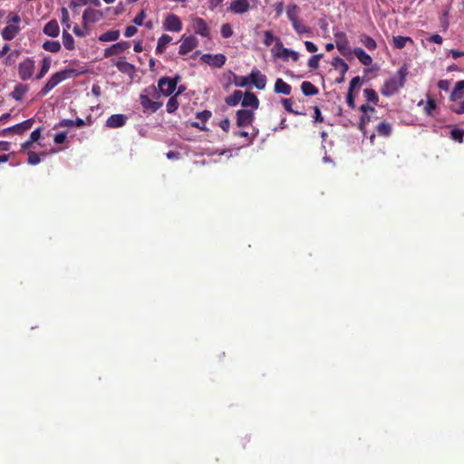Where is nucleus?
I'll return each mask as SVG.
<instances>
[{
    "mask_svg": "<svg viewBox=\"0 0 464 464\" xmlns=\"http://www.w3.org/2000/svg\"><path fill=\"white\" fill-rule=\"evenodd\" d=\"M220 33L224 38H229L233 35V29L230 24H224L221 25Z\"/></svg>",
    "mask_w": 464,
    "mask_h": 464,
    "instance_id": "8fccbe9b",
    "label": "nucleus"
},
{
    "mask_svg": "<svg viewBox=\"0 0 464 464\" xmlns=\"http://www.w3.org/2000/svg\"><path fill=\"white\" fill-rule=\"evenodd\" d=\"M241 104L243 107H251L253 110H256L259 106V100L255 93L246 92L243 95Z\"/></svg>",
    "mask_w": 464,
    "mask_h": 464,
    "instance_id": "aec40b11",
    "label": "nucleus"
},
{
    "mask_svg": "<svg viewBox=\"0 0 464 464\" xmlns=\"http://www.w3.org/2000/svg\"><path fill=\"white\" fill-rule=\"evenodd\" d=\"M34 122V119L31 118L26 121H24L18 124H15L12 127L8 128V130H11L12 133L14 134H23L24 131L30 130Z\"/></svg>",
    "mask_w": 464,
    "mask_h": 464,
    "instance_id": "412c9836",
    "label": "nucleus"
},
{
    "mask_svg": "<svg viewBox=\"0 0 464 464\" xmlns=\"http://www.w3.org/2000/svg\"><path fill=\"white\" fill-rule=\"evenodd\" d=\"M63 44L65 49L67 50H73L74 47V39L73 37L68 33L66 29L63 31Z\"/></svg>",
    "mask_w": 464,
    "mask_h": 464,
    "instance_id": "58836bf2",
    "label": "nucleus"
},
{
    "mask_svg": "<svg viewBox=\"0 0 464 464\" xmlns=\"http://www.w3.org/2000/svg\"><path fill=\"white\" fill-rule=\"evenodd\" d=\"M66 140L65 132H59L54 135L53 140L56 144H63Z\"/></svg>",
    "mask_w": 464,
    "mask_h": 464,
    "instance_id": "e2e57ef3",
    "label": "nucleus"
},
{
    "mask_svg": "<svg viewBox=\"0 0 464 464\" xmlns=\"http://www.w3.org/2000/svg\"><path fill=\"white\" fill-rule=\"evenodd\" d=\"M464 97V80L458 81L450 93V99L457 102Z\"/></svg>",
    "mask_w": 464,
    "mask_h": 464,
    "instance_id": "b1692460",
    "label": "nucleus"
},
{
    "mask_svg": "<svg viewBox=\"0 0 464 464\" xmlns=\"http://www.w3.org/2000/svg\"><path fill=\"white\" fill-rule=\"evenodd\" d=\"M243 99V93L241 91H235L230 96H227L225 100L226 103L229 106L237 105Z\"/></svg>",
    "mask_w": 464,
    "mask_h": 464,
    "instance_id": "c9c22d12",
    "label": "nucleus"
},
{
    "mask_svg": "<svg viewBox=\"0 0 464 464\" xmlns=\"http://www.w3.org/2000/svg\"><path fill=\"white\" fill-rule=\"evenodd\" d=\"M332 65L339 70L340 76L336 78L335 82L341 84L345 81V73L349 70L348 64L340 57L334 58Z\"/></svg>",
    "mask_w": 464,
    "mask_h": 464,
    "instance_id": "2eb2a0df",
    "label": "nucleus"
},
{
    "mask_svg": "<svg viewBox=\"0 0 464 464\" xmlns=\"http://www.w3.org/2000/svg\"><path fill=\"white\" fill-rule=\"evenodd\" d=\"M51 68V59L49 57L44 58L42 61V66L40 69V72L36 74L35 79L40 80L42 79L50 70Z\"/></svg>",
    "mask_w": 464,
    "mask_h": 464,
    "instance_id": "a19ab883",
    "label": "nucleus"
},
{
    "mask_svg": "<svg viewBox=\"0 0 464 464\" xmlns=\"http://www.w3.org/2000/svg\"><path fill=\"white\" fill-rule=\"evenodd\" d=\"M353 54L363 65L369 66L372 63V57L368 53H366V52L361 47L354 48Z\"/></svg>",
    "mask_w": 464,
    "mask_h": 464,
    "instance_id": "a878e982",
    "label": "nucleus"
},
{
    "mask_svg": "<svg viewBox=\"0 0 464 464\" xmlns=\"http://www.w3.org/2000/svg\"><path fill=\"white\" fill-rule=\"evenodd\" d=\"M463 136H464V132L461 130L454 129L450 131V137L456 141L462 142Z\"/></svg>",
    "mask_w": 464,
    "mask_h": 464,
    "instance_id": "864d4df0",
    "label": "nucleus"
},
{
    "mask_svg": "<svg viewBox=\"0 0 464 464\" xmlns=\"http://www.w3.org/2000/svg\"><path fill=\"white\" fill-rule=\"evenodd\" d=\"M250 8L248 0H235L232 1L229 6V10L234 14H244L246 13Z\"/></svg>",
    "mask_w": 464,
    "mask_h": 464,
    "instance_id": "f3484780",
    "label": "nucleus"
},
{
    "mask_svg": "<svg viewBox=\"0 0 464 464\" xmlns=\"http://www.w3.org/2000/svg\"><path fill=\"white\" fill-rule=\"evenodd\" d=\"M363 95L367 101V103L372 102L375 105L379 102V96L377 92L372 88H366L363 90Z\"/></svg>",
    "mask_w": 464,
    "mask_h": 464,
    "instance_id": "e433bc0d",
    "label": "nucleus"
},
{
    "mask_svg": "<svg viewBox=\"0 0 464 464\" xmlns=\"http://www.w3.org/2000/svg\"><path fill=\"white\" fill-rule=\"evenodd\" d=\"M298 13L299 7L296 5H290L287 6L286 14L290 22L299 19Z\"/></svg>",
    "mask_w": 464,
    "mask_h": 464,
    "instance_id": "c03bdc74",
    "label": "nucleus"
},
{
    "mask_svg": "<svg viewBox=\"0 0 464 464\" xmlns=\"http://www.w3.org/2000/svg\"><path fill=\"white\" fill-rule=\"evenodd\" d=\"M360 82H361V78L359 76L353 77L350 82L348 92H353V90L355 89L356 86H358L360 84Z\"/></svg>",
    "mask_w": 464,
    "mask_h": 464,
    "instance_id": "052dcab7",
    "label": "nucleus"
},
{
    "mask_svg": "<svg viewBox=\"0 0 464 464\" xmlns=\"http://www.w3.org/2000/svg\"><path fill=\"white\" fill-rule=\"evenodd\" d=\"M392 131V125L388 121H381L376 126V132L379 136L389 137Z\"/></svg>",
    "mask_w": 464,
    "mask_h": 464,
    "instance_id": "c85d7f7f",
    "label": "nucleus"
},
{
    "mask_svg": "<svg viewBox=\"0 0 464 464\" xmlns=\"http://www.w3.org/2000/svg\"><path fill=\"white\" fill-rule=\"evenodd\" d=\"M41 133L42 128H37L31 132L29 139L31 140V141L35 142L40 139Z\"/></svg>",
    "mask_w": 464,
    "mask_h": 464,
    "instance_id": "bf43d9fd",
    "label": "nucleus"
},
{
    "mask_svg": "<svg viewBox=\"0 0 464 464\" xmlns=\"http://www.w3.org/2000/svg\"><path fill=\"white\" fill-rule=\"evenodd\" d=\"M127 117L123 114H113L106 121V127L120 128L126 124Z\"/></svg>",
    "mask_w": 464,
    "mask_h": 464,
    "instance_id": "6ab92c4d",
    "label": "nucleus"
},
{
    "mask_svg": "<svg viewBox=\"0 0 464 464\" xmlns=\"http://www.w3.org/2000/svg\"><path fill=\"white\" fill-rule=\"evenodd\" d=\"M450 109L452 112L456 113V114H462L464 113V100L458 102V103H455V104H452L450 106Z\"/></svg>",
    "mask_w": 464,
    "mask_h": 464,
    "instance_id": "603ef678",
    "label": "nucleus"
},
{
    "mask_svg": "<svg viewBox=\"0 0 464 464\" xmlns=\"http://www.w3.org/2000/svg\"><path fill=\"white\" fill-rule=\"evenodd\" d=\"M146 17V12L145 10H141L135 17L134 19L132 20V22L136 24V25H142L143 24V21Z\"/></svg>",
    "mask_w": 464,
    "mask_h": 464,
    "instance_id": "4d7b16f0",
    "label": "nucleus"
},
{
    "mask_svg": "<svg viewBox=\"0 0 464 464\" xmlns=\"http://www.w3.org/2000/svg\"><path fill=\"white\" fill-rule=\"evenodd\" d=\"M291 24L293 28L298 34H310L312 33L311 29L307 27L300 19L295 20L291 22Z\"/></svg>",
    "mask_w": 464,
    "mask_h": 464,
    "instance_id": "473e14b6",
    "label": "nucleus"
},
{
    "mask_svg": "<svg viewBox=\"0 0 464 464\" xmlns=\"http://www.w3.org/2000/svg\"><path fill=\"white\" fill-rule=\"evenodd\" d=\"M334 36L335 40L336 48L341 53V54L344 56L348 53H350L349 41L346 34L344 32L339 31L334 33Z\"/></svg>",
    "mask_w": 464,
    "mask_h": 464,
    "instance_id": "9b49d317",
    "label": "nucleus"
},
{
    "mask_svg": "<svg viewBox=\"0 0 464 464\" xmlns=\"http://www.w3.org/2000/svg\"><path fill=\"white\" fill-rule=\"evenodd\" d=\"M27 155H28V160L27 161H28V163L30 165H36V164H38L41 161L40 154H37L34 151L29 150L27 152Z\"/></svg>",
    "mask_w": 464,
    "mask_h": 464,
    "instance_id": "09e8293b",
    "label": "nucleus"
},
{
    "mask_svg": "<svg viewBox=\"0 0 464 464\" xmlns=\"http://www.w3.org/2000/svg\"><path fill=\"white\" fill-rule=\"evenodd\" d=\"M274 41H276L277 44L282 46V43L280 42V39L276 38L274 35V34L272 33V31H269V30L266 31L264 34V44L266 46H270Z\"/></svg>",
    "mask_w": 464,
    "mask_h": 464,
    "instance_id": "a18cd8bd",
    "label": "nucleus"
},
{
    "mask_svg": "<svg viewBox=\"0 0 464 464\" xmlns=\"http://www.w3.org/2000/svg\"><path fill=\"white\" fill-rule=\"evenodd\" d=\"M44 33L50 37H57L60 33L58 22L54 19L49 21L44 27Z\"/></svg>",
    "mask_w": 464,
    "mask_h": 464,
    "instance_id": "393cba45",
    "label": "nucleus"
},
{
    "mask_svg": "<svg viewBox=\"0 0 464 464\" xmlns=\"http://www.w3.org/2000/svg\"><path fill=\"white\" fill-rule=\"evenodd\" d=\"M314 121L323 122L324 118L321 114L320 108L318 106H314Z\"/></svg>",
    "mask_w": 464,
    "mask_h": 464,
    "instance_id": "69168bd1",
    "label": "nucleus"
},
{
    "mask_svg": "<svg viewBox=\"0 0 464 464\" xmlns=\"http://www.w3.org/2000/svg\"><path fill=\"white\" fill-rule=\"evenodd\" d=\"M450 82L448 80H440L438 82L439 89L442 91H448L450 88Z\"/></svg>",
    "mask_w": 464,
    "mask_h": 464,
    "instance_id": "774afa93",
    "label": "nucleus"
},
{
    "mask_svg": "<svg viewBox=\"0 0 464 464\" xmlns=\"http://www.w3.org/2000/svg\"><path fill=\"white\" fill-rule=\"evenodd\" d=\"M192 29L196 34L202 37H210V29L203 18L194 17L192 19Z\"/></svg>",
    "mask_w": 464,
    "mask_h": 464,
    "instance_id": "9d476101",
    "label": "nucleus"
},
{
    "mask_svg": "<svg viewBox=\"0 0 464 464\" xmlns=\"http://www.w3.org/2000/svg\"><path fill=\"white\" fill-rule=\"evenodd\" d=\"M43 48L50 53H58L61 50V44L58 41H46Z\"/></svg>",
    "mask_w": 464,
    "mask_h": 464,
    "instance_id": "79ce46f5",
    "label": "nucleus"
},
{
    "mask_svg": "<svg viewBox=\"0 0 464 464\" xmlns=\"http://www.w3.org/2000/svg\"><path fill=\"white\" fill-rule=\"evenodd\" d=\"M437 104L434 100L429 99L424 108V111L427 115H431L432 111L436 109Z\"/></svg>",
    "mask_w": 464,
    "mask_h": 464,
    "instance_id": "6e6d98bb",
    "label": "nucleus"
},
{
    "mask_svg": "<svg viewBox=\"0 0 464 464\" xmlns=\"http://www.w3.org/2000/svg\"><path fill=\"white\" fill-rule=\"evenodd\" d=\"M56 127H74V121L73 120H68L64 119L62 120Z\"/></svg>",
    "mask_w": 464,
    "mask_h": 464,
    "instance_id": "0e129e2a",
    "label": "nucleus"
},
{
    "mask_svg": "<svg viewBox=\"0 0 464 464\" xmlns=\"http://www.w3.org/2000/svg\"><path fill=\"white\" fill-rule=\"evenodd\" d=\"M428 41L438 44H441L442 37L438 34H434L428 38Z\"/></svg>",
    "mask_w": 464,
    "mask_h": 464,
    "instance_id": "338daca9",
    "label": "nucleus"
},
{
    "mask_svg": "<svg viewBox=\"0 0 464 464\" xmlns=\"http://www.w3.org/2000/svg\"><path fill=\"white\" fill-rule=\"evenodd\" d=\"M83 72V71L80 72L73 68H68L53 73L47 81L45 85L39 92V95L42 97L47 95L54 87H56L63 81L68 78H74L80 76Z\"/></svg>",
    "mask_w": 464,
    "mask_h": 464,
    "instance_id": "f03ea898",
    "label": "nucleus"
},
{
    "mask_svg": "<svg viewBox=\"0 0 464 464\" xmlns=\"http://www.w3.org/2000/svg\"><path fill=\"white\" fill-rule=\"evenodd\" d=\"M180 77L177 75L175 78H169V77H161L158 82V87L160 92L164 96H169L173 93V92L177 88V84L179 81Z\"/></svg>",
    "mask_w": 464,
    "mask_h": 464,
    "instance_id": "20e7f679",
    "label": "nucleus"
},
{
    "mask_svg": "<svg viewBox=\"0 0 464 464\" xmlns=\"http://www.w3.org/2000/svg\"><path fill=\"white\" fill-rule=\"evenodd\" d=\"M281 102H282V104H283V106H284L285 110L287 112L292 113V114H294V115H300V114H301V112H299V111H295V110L293 109V101H292V99H286V98H285V99H282Z\"/></svg>",
    "mask_w": 464,
    "mask_h": 464,
    "instance_id": "49530a36",
    "label": "nucleus"
},
{
    "mask_svg": "<svg viewBox=\"0 0 464 464\" xmlns=\"http://www.w3.org/2000/svg\"><path fill=\"white\" fill-rule=\"evenodd\" d=\"M130 47V42H127V41L118 42V43L112 44L111 46H110L109 48L105 49L104 56L107 58V57H111L113 55H118V54L125 52L126 50H128Z\"/></svg>",
    "mask_w": 464,
    "mask_h": 464,
    "instance_id": "4468645a",
    "label": "nucleus"
},
{
    "mask_svg": "<svg viewBox=\"0 0 464 464\" xmlns=\"http://www.w3.org/2000/svg\"><path fill=\"white\" fill-rule=\"evenodd\" d=\"M120 37L119 30H110L99 36L101 42H112L118 40Z\"/></svg>",
    "mask_w": 464,
    "mask_h": 464,
    "instance_id": "72a5a7b5",
    "label": "nucleus"
},
{
    "mask_svg": "<svg viewBox=\"0 0 464 464\" xmlns=\"http://www.w3.org/2000/svg\"><path fill=\"white\" fill-rule=\"evenodd\" d=\"M276 56L284 59L285 61L292 59L294 62H296L299 59V54L297 52L285 47H282L281 52L277 53Z\"/></svg>",
    "mask_w": 464,
    "mask_h": 464,
    "instance_id": "7c9ffc66",
    "label": "nucleus"
},
{
    "mask_svg": "<svg viewBox=\"0 0 464 464\" xmlns=\"http://www.w3.org/2000/svg\"><path fill=\"white\" fill-rule=\"evenodd\" d=\"M235 136L246 138L247 144H251L255 138L258 135V130L253 128V132L249 133L246 130H238L234 133Z\"/></svg>",
    "mask_w": 464,
    "mask_h": 464,
    "instance_id": "4c0bfd02",
    "label": "nucleus"
},
{
    "mask_svg": "<svg viewBox=\"0 0 464 464\" xmlns=\"http://www.w3.org/2000/svg\"><path fill=\"white\" fill-rule=\"evenodd\" d=\"M408 42H412L411 38L408 37V36L398 35V36H393V38H392L393 46L396 49L404 48Z\"/></svg>",
    "mask_w": 464,
    "mask_h": 464,
    "instance_id": "ea45409f",
    "label": "nucleus"
},
{
    "mask_svg": "<svg viewBox=\"0 0 464 464\" xmlns=\"http://www.w3.org/2000/svg\"><path fill=\"white\" fill-rule=\"evenodd\" d=\"M249 82H250L249 76L248 77L247 76H240V77L235 76V85H237L238 87H245Z\"/></svg>",
    "mask_w": 464,
    "mask_h": 464,
    "instance_id": "5fc2aeb1",
    "label": "nucleus"
},
{
    "mask_svg": "<svg viewBox=\"0 0 464 464\" xmlns=\"http://www.w3.org/2000/svg\"><path fill=\"white\" fill-rule=\"evenodd\" d=\"M115 66L117 69L127 75L131 76L135 72V67L131 63L126 61L125 57H121L116 63Z\"/></svg>",
    "mask_w": 464,
    "mask_h": 464,
    "instance_id": "4be33fe9",
    "label": "nucleus"
},
{
    "mask_svg": "<svg viewBox=\"0 0 464 464\" xmlns=\"http://www.w3.org/2000/svg\"><path fill=\"white\" fill-rule=\"evenodd\" d=\"M181 40H182V43L179 45V53L180 55H185V54L188 53L194 48H196V46L198 44V39L194 35H188V36L183 35Z\"/></svg>",
    "mask_w": 464,
    "mask_h": 464,
    "instance_id": "f8f14e48",
    "label": "nucleus"
},
{
    "mask_svg": "<svg viewBox=\"0 0 464 464\" xmlns=\"http://www.w3.org/2000/svg\"><path fill=\"white\" fill-rule=\"evenodd\" d=\"M179 103L178 102L177 94L171 96L166 105V110L169 113H173L178 110Z\"/></svg>",
    "mask_w": 464,
    "mask_h": 464,
    "instance_id": "37998d69",
    "label": "nucleus"
},
{
    "mask_svg": "<svg viewBox=\"0 0 464 464\" xmlns=\"http://www.w3.org/2000/svg\"><path fill=\"white\" fill-rule=\"evenodd\" d=\"M359 110L361 111L362 115L360 117L358 128L363 134H365L366 126L372 121V115L376 112V110L368 103L361 105Z\"/></svg>",
    "mask_w": 464,
    "mask_h": 464,
    "instance_id": "39448f33",
    "label": "nucleus"
},
{
    "mask_svg": "<svg viewBox=\"0 0 464 464\" xmlns=\"http://www.w3.org/2000/svg\"><path fill=\"white\" fill-rule=\"evenodd\" d=\"M20 32V27L16 24H9L2 30V36L6 41L13 40Z\"/></svg>",
    "mask_w": 464,
    "mask_h": 464,
    "instance_id": "bb28decb",
    "label": "nucleus"
},
{
    "mask_svg": "<svg viewBox=\"0 0 464 464\" xmlns=\"http://www.w3.org/2000/svg\"><path fill=\"white\" fill-rule=\"evenodd\" d=\"M34 62L31 58H26L19 63L18 74L23 81H26L32 77L34 72Z\"/></svg>",
    "mask_w": 464,
    "mask_h": 464,
    "instance_id": "0eeeda50",
    "label": "nucleus"
},
{
    "mask_svg": "<svg viewBox=\"0 0 464 464\" xmlns=\"http://www.w3.org/2000/svg\"><path fill=\"white\" fill-rule=\"evenodd\" d=\"M360 42L369 50L373 51L377 48V44L375 40L367 35V34H361L360 35Z\"/></svg>",
    "mask_w": 464,
    "mask_h": 464,
    "instance_id": "f704fd0d",
    "label": "nucleus"
},
{
    "mask_svg": "<svg viewBox=\"0 0 464 464\" xmlns=\"http://www.w3.org/2000/svg\"><path fill=\"white\" fill-rule=\"evenodd\" d=\"M323 57V54H314L308 60V67L312 70H316L319 67V61Z\"/></svg>",
    "mask_w": 464,
    "mask_h": 464,
    "instance_id": "de8ad7c7",
    "label": "nucleus"
},
{
    "mask_svg": "<svg viewBox=\"0 0 464 464\" xmlns=\"http://www.w3.org/2000/svg\"><path fill=\"white\" fill-rule=\"evenodd\" d=\"M144 92H146L147 94L141 93L140 96V101L143 108V111L145 113L156 112L162 106V103L159 102H154L149 98L150 94L157 93L155 86H150L145 89Z\"/></svg>",
    "mask_w": 464,
    "mask_h": 464,
    "instance_id": "7ed1b4c3",
    "label": "nucleus"
},
{
    "mask_svg": "<svg viewBox=\"0 0 464 464\" xmlns=\"http://www.w3.org/2000/svg\"><path fill=\"white\" fill-rule=\"evenodd\" d=\"M28 90V85L18 83L14 86L13 92L10 93V96L15 101H22Z\"/></svg>",
    "mask_w": 464,
    "mask_h": 464,
    "instance_id": "cd10ccee",
    "label": "nucleus"
},
{
    "mask_svg": "<svg viewBox=\"0 0 464 464\" xmlns=\"http://www.w3.org/2000/svg\"><path fill=\"white\" fill-rule=\"evenodd\" d=\"M103 18V13L101 10L87 8L82 14L83 24H94Z\"/></svg>",
    "mask_w": 464,
    "mask_h": 464,
    "instance_id": "dca6fc26",
    "label": "nucleus"
},
{
    "mask_svg": "<svg viewBox=\"0 0 464 464\" xmlns=\"http://www.w3.org/2000/svg\"><path fill=\"white\" fill-rule=\"evenodd\" d=\"M61 13H62L61 22L65 24V26H66L65 29L68 30L70 28L69 12H68L67 8L62 7Z\"/></svg>",
    "mask_w": 464,
    "mask_h": 464,
    "instance_id": "3c124183",
    "label": "nucleus"
},
{
    "mask_svg": "<svg viewBox=\"0 0 464 464\" xmlns=\"http://www.w3.org/2000/svg\"><path fill=\"white\" fill-rule=\"evenodd\" d=\"M301 91L305 96H313L318 93V89L310 82H303L301 84Z\"/></svg>",
    "mask_w": 464,
    "mask_h": 464,
    "instance_id": "2f4dec72",
    "label": "nucleus"
},
{
    "mask_svg": "<svg viewBox=\"0 0 464 464\" xmlns=\"http://www.w3.org/2000/svg\"><path fill=\"white\" fill-rule=\"evenodd\" d=\"M211 111L208 110L198 112L196 118L199 120L200 122H192L191 125L200 130H206V122L211 118Z\"/></svg>",
    "mask_w": 464,
    "mask_h": 464,
    "instance_id": "a211bd4d",
    "label": "nucleus"
},
{
    "mask_svg": "<svg viewBox=\"0 0 464 464\" xmlns=\"http://www.w3.org/2000/svg\"><path fill=\"white\" fill-rule=\"evenodd\" d=\"M250 82L255 85L258 90H264L266 85V76L263 74L258 69L254 68L250 74Z\"/></svg>",
    "mask_w": 464,
    "mask_h": 464,
    "instance_id": "ddd939ff",
    "label": "nucleus"
},
{
    "mask_svg": "<svg viewBox=\"0 0 464 464\" xmlns=\"http://www.w3.org/2000/svg\"><path fill=\"white\" fill-rule=\"evenodd\" d=\"M255 119V113L251 110L241 109L236 112L237 125L244 128L251 125Z\"/></svg>",
    "mask_w": 464,
    "mask_h": 464,
    "instance_id": "423d86ee",
    "label": "nucleus"
},
{
    "mask_svg": "<svg viewBox=\"0 0 464 464\" xmlns=\"http://www.w3.org/2000/svg\"><path fill=\"white\" fill-rule=\"evenodd\" d=\"M137 31L138 30H137L136 26L129 25L125 29L124 35H125V37L130 38V37L133 36L137 33Z\"/></svg>",
    "mask_w": 464,
    "mask_h": 464,
    "instance_id": "680f3d73",
    "label": "nucleus"
},
{
    "mask_svg": "<svg viewBox=\"0 0 464 464\" xmlns=\"http://www.w3.org/2000/svg\"><path fill=\"white\" fill-rule=\"evenodd\" d=\"M172 41V37L169 34H162L157 43L156 53H163L166 50L167 45Z\"/></svg>",
    "mask_w": 464,
    "mask_h": 464,
    "instance_id": "c756f323",
    "label": "nucleus"
},
{
    "mask_svg": "<svg viewBox=\"0 0 464 464\" xmlns=\"http://www.w3.org/2000/svg\"><path fill=\"white\" fill-rule=\"evenodd\" d=\"M409 74V68L406 63L400 67L397 72V77H392L386 80L380 92L384 97H391L399 92L404 87L406 78Z\"/></svg>",
    "mask_w": 464,
    "mask_h": 464,
    "instance_id": "f257e3e1",
    "label": "nucleus"
},
{
    "mask_svg": "<svg viewBox=\"0 0 464 464\" xmlns=\"http://www.w3.org/2000/svg\"><path fill=\"white\" fill-rule=\"evenodd\" d=\"M346 102L351 109L353 110L355 108V98L353 92H347Z\"/></svg>",
    "mask_w": 464,
    "mask_h": 464,
    "instance_id": "13d9d810",
    "label": "nucleus"
},
{
    "mask_svg": "<svg viewBox=\"0 0 464 464\" xmlns=\"http://www.w3.org/2000/svg\"><path fill=\"white\" fill-rule=\"evenodd\" d=\"M201 61L215 68H221L227 61V57L223 53H205L201 56Z\"/></svg>",
    "mask_w": 464,
    "mask_h": 464,
    "instance_id": "1a4fd4ad",
    "label": "nucleus"
},
{
    "mask_svg": "<svg viewBox=\"0 0 464 464\" xmlns=\"http://www.w3.org/2000/svg\"><path fill=\"white\" fill-rule=\"evenodd\" d=\"M274 92L279 94L289 95L292 92V87L283 79L278 78L275 82Z\"/></svg>",
    "mask_w": 464,
    "mask_h": 464,
    "instance_id": "5701e85b",
    "label": "nucleus"
},
{
    "mask_svg": "<svg viewBox=\"0 0 464 464\" xmlns=\"http://www.w3.org/2000/svg\"><path fill=\"white\" fill-rule=\"evenodd\" d=\"M163 28L166 31L179 33L182 30V22L175 14H168L163 22Z\"/></svg>",
    "mask_w": 464,
    "mask_h": 464,
    "instance_id": "6e6552de",
    "label": "nucleus"
}]
</instances>
